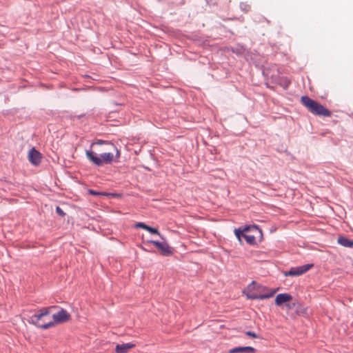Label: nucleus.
Masks as SVG:
<instances>
[{
  "label": "nucleus",
  "instance_id": "4",
  "mask_svg": "<svg viewBox=\"0 0 353 353\" xmlns=\"http://www.w3.org/2000/svg\"><path fill=\"white\" fill-rule=\"evenodd\" d=\"M314 266L313 263L306 264L301 266L293 267L289 271L285 272V276H297L302 275L310 270Z\"/></svg>",
  "mask_w": 353,
  "mask_h": 353
},
{
  "label": "nucleus",
  "instance_id": "11",
  "mask_svg": "<svg viewBox=\"0 0 353 353\" xmlns=\"http://www.w3.org/2000/svg\"><path fill=\"white\" fill-rule=\"evenodd\" d=\"M134 346V344L130 343L117 344L115 350L117 353H127L130 349L133 348Z\"/></svg>",
  "mask_w": 353,
  "mask_h": 353
},
{
  "label": "nucleus",
  "instance_id": "10",
  "mask_svg": "<svg viewBox=\"0 0 353 353\" xmlns=\"http://www.w3.org/2000/svg\"><path fill=\"white\" fill-rule=\"evenodd\" d=\"M256 350L250 346L236 347L230 349L228 353H254Z\"/></svg>",
  "mask_w": 353,
  "mask_h": 353
},
{
  "label": "nucleus",
  "instance_id": "19",
  "mask_svg": "<svg viewBox=\"0 0 353 353\" xmlns=\"http://www.w3.org/2000/svg\"><path fill=\"white\" fill-rule=\"evenodd\" d=\"M56 212L61 216H64L65 215V213L59 206H57Z\"/></svg>",
  "mask_w": 353,
  "mask_h": 353
},
{
  "label": "nucleus",
  "instance_id": "18",
  "mask_svg": "<svg viewBox=\"0 0 353 353\" xmlns=\"http://www.w3.org/2000/svg\"><path fill=\"white\" fill-rule=\"evenodd\" d=\"M148 226V225L145 224L143 222H138L134 225L135 228H142L145 230H147Z\"/></svg>",
  "mask_w": 353,
  "mask_h": 353
},
{
  "label": "nucleus",
  "instance_id": "8",
  "mask_svg": "<svg viewBox=\"0 0 353 353\" xmlns=\"http://www.w3.org/2000/svg\"><path fill=\"white\" fill-rule=\"evenodd\" d=\"M28 158L30 162L34 165H37L41 163V153L36 150L34 148H32L30 150Z\"/></svg>",
  "mask_w": 353,
  "mask_h": 353
},
{
  "label": "nucleus",
  "instance_id": "3",
  "mask_svg": "<svg viewBox=\"0 0 353 353\" xmlns=\"http://www.w3.org/2000/svg\"><path fill=\"white\" fill-rule=\"evenodd\" d=\"M50 314V309L48 307H42L37 314L32 315L29 320V323L40 327L43 330H47L54 326V322L48 321L41 323V320Z\"/></svg>",
  "mask_w": 353,
  "mask_h": 353
},
{
  "label": "nucleus",
  "instance_id": "1",
  "mask_svg": "<svg viewBox=\"0 0 353 353\" xmlns=\"http://www.w3.org/2000/svg\"><path fill=\"white\" fill-rule=\"evenodd\" d=\"M301 102L314 115L324 117H330L332 115L331 111L307 96H303Z\"/></svg>",
  "mask_w": 353,
  "mask_h": 353
},
{
  "label": "nucleus",
  "instance_id": "15",
  "mask_svg": "<svg viewBox=\"0 0 353 353\" xmlns=\"http://www.w3.org/2000/svg\"><path fill=\"white\" fill-rule=\"evenodd\" d=\"M240 8L244 12H248L251 9L250 6L245 2L241 3Z\"/></svg>",
  "mask_w": 353,
  "mask_h": 353
},
{
  "label": "nucleus",
  "instance_id": "14",
  "mask_svg": "<svg viewBox=\"0 0 353 353\" xmlns=\"http://www.w3.org/2000/svg\"><path fill=\"white\" fill-rule=\"evenodd\" d=\"M244 238L248 244H250V245L256 244V238L254 235L246 234L245 235H244Z\"/></svg>",
  "mask_w": 353,
  "mask_h": 353
},
{
  "label": "nucleus",
  "instance_id": "2",
  "mask_svg": "<svg viewBox=\"0 0 353 353\" xmlns=\"http://www.w3.org/2000/svg\"><path fill=\"white\" fill-rule=\"evenodd\" d=\"M85 154L88 159L98 167L103 164H110L114 160V154L111 152H104L99 157L92 150H86Z\"/></svg>",
  "mask_w": 353,
  "mask_h": 353
},
{
  "label": "nucleus",
  "instance_id": "9",
  "mask_svg": "<svg viewBox=\"0 0 353 353\" xmlns=\"http://www.w3.org/2000/svg\"><path fill=\"white\" fill-rule=\"evenodd\" d=\"M292 299V296L290 294L282 293L279 294L275 299V303L276 305L280 306L282 304L290 301Z\"/></svg>",
  "mask_w": 353,
  "mask_h": 353
},
{
  "label": "nucleus",
  "instance_id": "23",
  "mask_svg": "<svg viewBox=\"0 0 353 353\" xmlns=\"http://www.w3.org/2000/svg\"><path fill=\"white\" fill-rule=\"evenodd\" d=\"M103 143V141H101V140H99V141H98L97 142V144H100V145H101V144H102Z\"/></svg>",
  "mask_w": 353,
  "mask_h": 353
},
{
  "label": "nucleus",
  "instance_id": "13",
  "mask_svg": "<svg viewBox=\"0 0 353 353\" xmlns=\"http://www.w3.org/2000/svg\"><path fill=\"white\" fill-rule=\"evenodd\" d=\"M249 229H250L249 226H245L242 230L241 228H236L234 230V234H235L236 238L238 239V240L239 241L240 243H242L241 238L244 237V235L246 234H245V232H248Z\"/></svg>",
  "mask_w": 353,
  "mask_h": 353
},
{
  "label": "nucleus",
  "instance_id": "12",
  "mask_svg": "<svg viewBox=\"0 0 353 353\" xmlns=\"http://www.w3.org/2000/svg\"><path fill=\"white\" fill-rule=\"evenodd\" d=\"M337 242L339 245L345 248H353V240L349 239L345 236H339L337 240Z\"/></svg>",
  "mask_w": 353,
  "mask_h": 353
},
{
  "label": "nucleus",
  "instance_id": "17",
  "mask_svg": "<svg viewBox=\"0 0 353 353\" xmlns=\"http://www.w3.org/2000/svg\"><path fill=\"white\" fill-rule=\"evenodd\" d=\"M147 231H148L149 232L152 233V234H157L159 236H161L159 230L155 228H152V227H150V226H148L147 228Z\"/></svg>",
  "mask_w": 353,
  "mask_h": 353
},
{
  "label": "nucleus",
  "instance_id": "22",
  "mask_svg": "<svg viewBox=\"0 0 353 353\" xmlns=\"http://www.w3.org/2000/svg\"><path fill=\"white\" fill-rule=\"evenodd\" d=\"M119 157H120V152L118 150H117L116 157H117V159H119Z\"/></svg>",
  "mask_w": 353,
  "mask_h": 353
},
{
  "label": "nucleus",
  "instance_id": "7",
  "mask_svg": "<svg viewBox=\"0 0 353 353\" xmlns=\"http://www.w3.org/2000/svg\"><path fill=\"white\" fill-rule=\"evenodd\" d=\"M274 293H275V290H273L269 293L263 294H256L254 292H248L247 293H245V294L246 295V297L248 299L263 300V299H269V298L273 296Z\"/></svg>",
  "mask_w": 353,
  "mask_h": 353
},
{
  "label": "nucleus",
  "instance_id": "5",
  "mask_svg": "<svg viewBox=\"0 0 353 353\" xmlns=\"http://www.w3.org/2000/svg\"><path fill=\"white\" fill-rule=\"evenodd\" d=\"M148 243L155 245L163 256H170L172 254V249L167 243L153 240H148Z\"/></svg>",
  "mask_w": 353,
  "mask_h": 353
},
{
  "label": "nucleus",
  "instance_id": "16",
  "mask_svg": "<svg viewBox=\"0 0 353 353\" xmlns=\"http://www.w3.org/2000/svg\"><path fill=\"white\" fill-rule=\"evenodd\" d=\"M88 193L90 194L94 195V196H105V195H107V193H105V192H97V191L92 190V189L88 190Z\"/></svg>",
  "mask_w": 353,
  "mask_h": 353
},
{
  "label": "nucleus",
  "instance_id": "6",
  "mask_svg": "<svg viewBox=\"0 0 353 353\" xmlns=\"http://www.w3.org/2000/svg\"><path fill=\"white\" fill-rule=\"evenodd\" d=\"M52 318L53 321H50V322H54L55 325L56 323L68 321L70 318V315L66 310L61 309L57 313L54 314Z\"/></svg>",
  "mask_w": 353,
  "mask_h": 353
},
{
  "label": "nucleus",
  "instance_id": "20",
  "mask_svg": "<svg viewBox=\"0 0 353 353\" xmlns=\"http://www.w3.org/2000/svg\"><path fill=\"white\" fill-rule=\"evenodd\" d=\"M245 334L254 339L258 338V336L254 332L248 331L245 332Z\"/></svg>",
  "mask_w": 353,
  "mask_h": 353
},
{
  "label": "nucleus",
  "instance_id": "21",
  "mask_svg": "<svg viewBox=\"0 0 353 353\" xmlns=\"http://www.w3.org/2000/svg\"><path fill=\"white\" fill-rule=\"evenodd\" d=\"M282 85L285 87V88H288L290 83V81L287 79V78H284L282 79Z\"/></svg>",
  "mask_w": 353,
  "mask_h": 353
}]
</instances>
